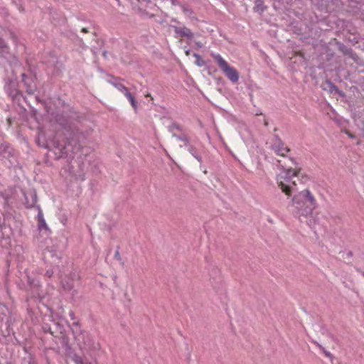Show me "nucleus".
<instances>
[{
  "label": "nucleus",
  "instance_id": "1",
  "mask_svg": "<svg viewBox=\"0 0 364 364\" xmlns=\"http://www.w3.org/2000/svg\"><path fill=\"white\" fill-rule=\"evenodd\" d=\"M316 205V198L309 190L300 191L291 200L294 211L299 219L311 216Z\"/></svg>",
  "mask_w": 364,
  "mask_h": 364
},
{
  "label": "nucleus",
  "instance_id": "2",
  "mask_svg": "<svg viewBox=\"0 0 364 364\" xmlns=\"http://www.w3.org/2000/svg\"><path fill=\"white\" fill-rule=\"evenodd\" d=\"M298 172V170L289 168L284 169L277 176L278 186L288 196L291 193V185H296L295 181H292V178L297 176Z\"/></svg>",
  "mask_w": 364,
  "mask_h": 364
},
{
  "label": "nucleus",
  "instance_id": "3",
  "mask_svg": "<svg viewBox=\"0 0 364 364\" xmlns=\"http://www.w3.org/2000/svg\"><path fill=\"white\" fill-rule=\"evenodd\" d=\"M211 56L219 68L232 82H237L238 81L239 73L235 68L230 66L228 62L220 54L211 53Z\"/></svg>",
  "mask_w": 364,
  "mask_h": 364
},
{
  "label": "nucleus",
  "instance_id": "4",
  "mask_svg": "<svg viewBox=\"0 0 364 364\" xmlns=\"http://www.w3.org/2000/svg\"><path fill=\"white\" fill-rule=\"evenodd\" d=\"M272 149L277 155L281 156H284L289 151V149L277 137H275Z\"/></svg>",
  "mask_w": 364,
  "mask_h": 364
},
{
  "label": "nucleus",
  "instance_id": "5",
  "mask_svg": "<svg viewBox=\"0 0 364 364\" xmlns=\"http://www.w3.org/2000/svg\"><path fill=\"white\" fill-rule=\"evenodd\" d=\"M115 87L118 90L124 95V96L130 102L134 109L136 111L137 109V103L134 99V97L129 92L127 87L121 83L115 84Z\"/></svg>",
  "mask_w": 364,
  "mask_h": 364
},
{
  "label": "nucleus",
  "instance_id": "6",
  "mask_svg": "<svg viewBox=\"0 0 364 364\" xmlns=\"http://www.w3.org/2000/svg\"><path fill=\"white\" fill-rule=\"evenodd\" d=\"M9 53V47L2 39H0V56H4Z\"/></svg>",
  "mask_w": 364,
  "mask_h": 364
},
{
  "label": "nucleus",
  "instance_id": "7",
  "mask_svg": "<svg viewBox=\"0 0 364 364\" xmlns=\"http://www.w3.org/2000/svg\"><path fill=\"white\" fill-rule=\"evenodd\" d=\"M38 222L40 228L43 227L46 228V220L43 218V214L41 210H40L38 214Z\"/></svg>",
  "mask_w": 364,
  "mask_h": 364
},
{
  "label": "nucleus",
  "instance_id": "8",
  "mask_svg": "<svg viewBox=\"0 0 364 364\" xmlns=\"http://www.w3.org/2000/svg\"><path fill=\"white\" fill-rule=\"evenodd\" d=\"M181 35L183 36L190 37V36H192V33H191L190 29L184 28L181 31Z\"/></svg>",
  "mask_w": 364,
  "mask_h": 364
},
{
  "label": "nucleus",
  "instance_id": "9",
  "mask_svg": "<svg viewBox=\"0 0 364 364\" xmlns=\"http://www.w3.org/2000/svg\"><path fill=\"white\" fill-rule=\"evenodd\" d=\"M10 38H11V39H12L14 44H17L18 38L14 32H10Z\"/></svg>",
  "mask_w": 364,
  "mask_h": 364
},
{
  "label": "nucleus",
  "instance_id": "10",
  "mask_svg": "<svg viewBox=\"0 0 364 364\" xmlns=\"http://www.w3.org/2000/svg\"><path fill=\"white\" fill-rule=\"evenodd\" d=\"M324 353H325L326 356H327V357H330L331 356V353L329 352H328V351L325 350Z\"/></svg>",
  "mask_w": 364,
  "mask_h": 364
},
{
  "label": "nucleus",
  "instance_id": "11",
  "mask_svg": "<svg viewBox=\"0 0 364 364\" xmlns=\"http://www.w3.org/2000/svg\"><path fill=\"white\" fill-rule=\"evenodd\" d=\"M46 275H48L49 277H50L52 276V272H50V271H47Z\"/></svg>",
  "mask_w": 364,
  "mask_h": 364
},
{
  "label": "nucleus",
  "instance_id": "12",
  "mask_svg": "<svg viewBox=\"0 0 364 364\" xmlns=\"http://www.w3.org/2000/svg\"><path fill=\"white\" fill-rule=\"evenodd\" d=\"M347 134H348V135L350 138H353V134H350V133H349V132H348Z\"/></svg>",
  "mask_w": 364,
  "mask_h": 364
},
{
  "label": "nucleus",
  "instance_id": "13",
  "mask_svg": "<svg viewBox=\"0 0 364 364\" xmlns=\"http://www.w3.org/2000/svg\"><path fill=\"white\" fill-rule=\"evenodd\" d=\"M82 32H85V33H87V29H86V28H85L82 29Z\"/></svg>",
  "mask_w": 364,
  "mask_h": 364
},
{
  "label": "nucleus",
  "instance_id": "14",
  "mask_svg": "<svg viewBox=\"0 0 364 364\" xmlns=\"http://www.w3.org/2000/svg\"><path fill=\"white\" fill-rule=\"evenodd\" d=\"M28 92L29 94H32V93H33V91H32V90H29V91H28Z\"/></svg>",
  "mask_w": 364,
  "mask_h": 364
},
{
  "label": "nucleus",
  "instance_id": "15",
  "mask_svg": "<svg viewBox=\"0 0 364 364\" xmlns=\"http://www.w3.org/2000/svg\"><path fill=\"white\" fill-rule=\"evenodd\" d=\"M146 97H151V95L150 94H148L146 95Z\"/></svg>",
  "mask_w": 364,
  "mask_h": 364
},
{
  "label": "nucleus",
  "instance_id": "16",
  "mask_svg": "<svg viewBox=\"0 0 364 364\" xmlns=\"http://www.w3.org/2000/svg\"><path fill=\"white\" fill-rule=\"evenodd\" d=\"M79 364H83V363H82V361H80V362H79Z\"/></svg>",
  "mask_w": 364,
  "mask_h": 364
},
{
  "label": "nucleus",
  "instance_id": "17",
  "mask_svg": "<svg viewBox=\"0 0 364 364\" xmlns=\"http://www.w3.org/2000/svg\"><path fill=\"white\" fill-rule=\"evenodd\" d=\"M363 276L364 277V272H363Z\"/></svg>",
  "mask_w": 364,
  "mask_h": 364
}]
</instances>
